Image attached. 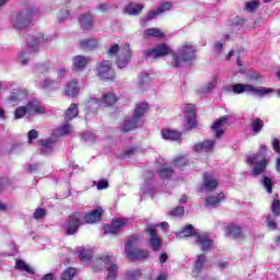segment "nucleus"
I'll return each mask as SVG.
<instances>
[{
	"label": "nucleus",
	"mask_w": 280,
	"mask_h": 280,
	"mask_svg": "<svg viewBox=\"0 0 280 280\" xmlns=\"http://www.w3.org/2000/svg\"><path fill=\"white\" fill-rule=\"evenodd\" d=\"M144 58H152V60H159V58H165L172 56V67L174 69H180L185 62H191L196 58V47L189 43L182 45L176 52L172 50V47L165 43H160L151 48L143 50Z\"/></svg>",
	"instance_id": "f257e3e1"
},
{
	"label": "nucleus",
	"mask_w": 280,
	"mask_h": 280,
	"mask_svg": "<svg viewBox=\"0 0 280 280\" xmlns=\"http://www.w3.org/2000/svg\"><path fill=\"white\" fill-rule=\"evenodd\" d=\"M139 240H141L139 235L132 234L125 243V255L131 262L145 261V259L150 258V250L143 248L132 249L139 244Z\"/></svg>",
	"instance_id": "f03ea898"
},
{
	"label": "nucleus",
	"mask_w": 280,
	"mask_h": 280,
	"mask_svg": "<svg viewBox=\"0 0 280 280\" xmlns=\"http://www.w3.org/2000/svg\"><path fill=\"white\" fill-rule=\"evenodd\" d=\"M261 152H268V147L266 144H260L259 152L253 153L246 159L247 165H254L253 170L250 171L252 176H261V174H265L266 170H268L270 158L264 156L261 159Z\"/></svg>",
	"instance_id": "7ed1b4c3"
},
{
	"label": "nucleus",
	"mask_w": 280,
	"mask_h": 280,
	"mask_svg": "<svg viewBox=\"0 0 280 280\" xmlns=\"http://www.w3.org/2000/svg\"><path fill=\"white\" fill-rule=\"evenodd\" d=\"M38 14V8L31 7L26 11H20L12 16L11 23L14 30H27L32 25V16Z\"/></svg>",
	"instance_id": "20e7f679"
},
{
	"label": "nucleus",
	"mask_w": 280,
	"mask_h": 280,
	"mask_svg": "<svg viewBox=\"0 0 280 280\" xmlns=\"http://www.w3.org/2000/svg\"><path fill=\"white\" fill-rule=\"evenodd\" d=\"M233 93H236V95H242V93L250 92L254 95H257L258 97H264L266 95H270L272 93V89L270 88H255L250 84H242V83H236L232 86Z\"/></svg>",
	"instance_id": "39448f33"
},
{
	"label": "nucleus",
	"mask_w": 280,
	"mask_h": 280,
	"mask_svg": "<svg viewBox=\"0 0 280 280\" xmlns=\"http://www.w3.org/2000/svg\"><path fill=\"white\" fill-rule=\"evenodd\" d=\"M96 75L105 82H110L117 78L115 69H113V62L108 60L98 61L96 63Z\"/></svg>",
	"instance_id": "423d86ee"
},
{
	"label": "nucleus",
	"mask_w": 280,
	"mask_h": 280,
	"mask_svg": "<svg viewBox=\"0 0 280 280\" xmlns=\"http://www.w3.org/2000/svg\"><path fill=\"white\" fill-rule=\"evenodd\" d=\"M84 219L81 212L74 211L68 217V225L66 228V235H75L78 229L82 226Z\"/></svg>",
	"instance_id": "0eeeda50"
},
{
	"label": "nucleus",
	"mask_w": 280,
	"mask_h": 280,
	"mask_svg": "<svg viewBox=\"0 0 280 280\" xmlns=\"http://www.w3.org/2000/svg\"><path fill=\"white\" fill-rule=\"evenodd\" d=\"M144 233L150 236L148 244L154 253H159L163 248V238L156 233V226L149 225L144 229Z\"/></svg>",
	"instance_id": "6e6552de"
},
{
	"label": "nucleus",
	"mask_w": 280,
	"mask_h": 280,
	"mask_svg": "<svg viewBox=\"0 0 280 280\" xmlns=\"http://www.w3.org/2000/svg\"><path fill=\"white\" fill-rule=\"evenodd\" d=\"M127 224L128 219L116 218L112 220L110 224L104 225L103 231L106 235H118L119 231H124Z\"/></svg>",
	"instance_id": "1a4fd4ad"
},
{
	"label": "nucleus",
	"mask_w": 280,
	"mask_h": 280,
	"mask_svg": "<svg viewBox=\"0 0 280 280\" xmlns=\"http://www.w3.org/2000/svg\"><path fill=\"white\" fill-rule=\"evenodd\" d=\"M130 60H132V49L130 48V44L127 43L120 49V51L116 58V65H117L118 69H126V67H128Z\"/></svg>",
	"instance_id": "9d476101"
},
{
	"label": "nucleus",
	"mask_w": 280,
	"mask_h": 280,
	"mask_svg": "<svg viewBox=\"0 0 280 280\" xmlns=\"http://www.w3.org/2000/svg\"><path fill=\"white\" fill-rule=\"evenodd\" d=\"M225 236L232 237L235 242H244L246 240L242 225L235 223H230L225 226Z\"/></svg>",
	"instance_id": "9b49d317"
},
{
	"label": "nucleus",
	"mask_w": 280,
	"mask_h": 280,
	"mask_svg": "<svg viewBox=\"0 0 280 280\" xmlns=\"http://www.w3.org/2000/svg\"><path fill=\"white\" fill-rule=\"evenodd\" d=\"M104 215V208L97 207L92 211L85 212L83 215L84 224H97V222H102V217Z\"/></svg>",
	"instance_id": "f8f14e48"
},
{
	"label": "nucleus",
	"mask_w": 280,
	"mask_h": 280,
	"mask_svg": "<svg viewBox=\"0 0 280 280\" xmlns=\"http://www.w3.org/2000/svg\"><path fill=\"white\" fill-rule=\"evenodd\" d=\"M79 24L83 32H91L95 25V19L91 12L82 13L79 15Z\"/></svg>",
	"instance_id": "ddd939ff"
},
{
	"label": "nucleus",
	"mask_w": 280,
	"mask_h": 280,
	"mask_svg": "<svg viewBox=\"0 0 280 280\" xmlns=\"http://www.w3.org/2000/svg\"><path fill=\"white\" fill-rule=\"evenodd\" d=\"M195 237H196V244H198V246H201L202 253H207V250H211V247L213 246V240H211L209 234L197 233Z\"/></svg>",
	"instance_id": "4468645a"
},
{
	"label": "nucleus",
	"mask_w": 280,
	"mask_h": 280,
	"mask_svg": "<svg viewBox=\"0 0 280 280\" xmlns=\"http://www.w3.org/2000/svg\"><path fill=\"white\" fill-rule=\"evenodd\" d=\"M203 179V187L207 189V191H215L218 189V186L220 185L218 183V179H215V175L211 172H205L202 174Z\"/></svg>",
	"instance_id": "2eb2a0df"
},
{
	"label": "nucleus",
	"mask_w": 280,
	"mask_h": 280,
	"mask_svg": "<svg viewBox=\"0 0 280 280\" xmlns=\"http://www.w3.org/2000/svg\"><path fill=\"white\" fill-rule=\"evenodd\" d=\"M185 119L189 128H196L198 124L196 122V105L188 103L184 109Z\"/></svg>",
	"instance_id": "dca6fc26"
},
{
	"label": "nucleus",
	"mask_w": 280,
	"mask_h": 280,
	"mask_svg": "<svg viewBox=\"0 0 280 280\" xmlns=\"http://www.w3.org/2000/svg\"><path fill=\"white\" fill-rule=\"evenodd\" d=\"M149 108L150 105L147 102L137 103L132 113V117L143 125V117H145Z\"/></svg>",
	"instance_id": "f3484780"
},
{
	"label": "nucleus",
	"mask_w": 280,
	"mask_h": 280,
	"mask_svg": "<svg viewBox=\"0 0 280 280\" xmlns=\"http://www.w3.org/2000/svg\"><path fill=\"white\" fill-rule=\"evenodd\" d=\"M62 94L67 97H78L80 95V85L78 80L72 79L62 90Z\"/></svg>",
	"instance_id": "a211bd4d"
},
{
	"label": "nucleus",
	"mask_w": 280,
	"mask_h": 280,
	"mask_svg": "<svg viewBox=\"0 0 280 280\" xmlns=\"http://www.w3.org/2000/svg\"><path fill=\"white\" fill-rule=\"evenodd\" d=\"M215 148V140H203L195 144V152H205L206 154H211Z\"/></svg>",
	"instance_id": "6ab92c4d"
},
{
	"label": "nucleus",
	"mask_w": 280,
	"mask_h": 280,
	"mask_svg": "<svg viewBox=\"0 0 280 280\" xmlns=\"http://www.w3.org/2000/svg\"><path fill=\"white\" fill-rule=\"evenodd\" d=\"M161 137L164 141H178L183 137V132L172 128H162Z\"/></svg>",
	"instance_id": "aec40b11"
},
{
	"label": "nucleus",
	"mask_w": 280,
	"mask_h": 280,
	"mask_svg": "<svg viewBox=\"0 0 280 280\" xmlns=\"http://www.w3.org/2000/svg\"><path fill=\"white\" fill-rule=\"evenodd\" d=\"M26 109L30 114L35 115H47V109L40 104V102L33 100L26 104Z\"/></svg>",
	"instance_id": "412c9836"
},
{
	"label": "nucleus",
	"mask_w": 280,
	"mask_h": 280,
	"mask_svg": "<svg viewBox=\"0 0 280 280\" xmlns=\"http://www.w3.org/2000/svg\"><path fill=\"white\" fill-rule=\"evenodd\" d=\"M40 43H45V35H43V33H37L30 42L26 43V47L31 49V54H36Z\"/></svg>",
	"instance_id": "4be33fe9"
},
{
	"label": "nucleus",
	"mask_w": 280,
	"mask_h": 280,
	"mask_svg": "<svg viewBox=\"0 0 280 280\" xmlns=\"http://www.w3.org/2000/svg\"><path fill=\"white\" fill-rule=\"evenodd\" d=\"M225 196L223 192H219L217 195H211L205 199L206 207H220L222 202L225 200Z\"/></svg>",
	"instance_id": "5701e85b"
},
{
	"label": "nucleus",
	"mask_w": 280,
	"mask_h": 280,
	"mask_svg": "<svg viewBox=\"0 0 280 280\" xmlns=\"http://www.w3.org/2000/svg\"><path fill=\"white\" fill-rule=\"evenodd\" d=\"M143 122H140L138 119L133 118L125 120V124L120 128V132H132V130H137V128H141Z\"/></svg>",
	"instance_id": "b1692460"
},
{
	"label": "nucleus",
	"mask_w": 280,
	"mask_h": 280,
	"mask_svg": "<svg viewBox=\"0 0 280 280\" xmlns=\"http://www.w3.org/2000/svg\"><path fill=\"white\" fill-rule=\"evenodd\" d=\"M86 65H89V58L78 55L72 59V71H82L86 69Z\"/></svg>",
	"instance_id": "393cba45"
},
{
	"label": "nucleus",
	"mask_w": 280,
	"mask_h": 280,
	"mask_svg": "<svg viewBox=\"0 0 280 280\" xmlns=\"http://www.w3.org/2000/svg\"><path fill=\"white\" fill-rule=\"evenodd\" d=\"M94 102H98L100 104H103V106H115L117 104V95L113 92H108L103 95L102 98H94Z\"/></svg>",
	"instance_id": "a878e982"
},
{
	"label": "nucleus",
	"mask_w": 280,
	"mask_h": 280,
	"mask_svg": "<svg viewBox=\"0 0 280 280\" xmlns=\"http://www.w3.org/2000/svg\"><path fill=\"white\" fill-rule=\"evenodd\" d=\"M54 139H39L38 144L42 147L39 154H51L54 152Z\"/></svg>",
	"instance_id": "bb28decb"
},
{
	"label": "nucleus",
	"mask_w": 280,
	"mask_h": 280,
	"mask_svg": "<svg viewBox=\"0 0 280 280\" xmlns=\"http://www.w3.org/2000/svg\"><path fill=\"white\" fill-rule=\"evenodd\" d=\"M156 174L160 178L167 180L174 176V168L172 166H167V164H162L156 170Z\"/></svg>",
	"instance_id": "cd10ccee"
},
{
	"label": "nucleus",
	"mask_w": 280,
	"mask_h": 280,
	"mask_svg": "<svg viewBox=\"0 0 280 280\" xmlns=\"http://www.w3.org/2000/svg\"><path fill=\"white\" fill-rule=\"evenodd\" d=\"M226 121H228L226 116H222L221 118L217 119L211 126V129L215 132L217 139H220L224 135V130L222 129V126H224Z\"/></svg>",
	"instance_id": "c85d7f7f"
},
{
	"label": "nucleus",
	"mask_w": 280,
	"mask_h": 280,
	"mask_svg": "<svg viewBox=\"0 0 280 280\" xmlns=\"http://www.w3.org/2000/svg\"><path fill=\"white\" fill-rule=\"evenodd\" d=\"M58 86H60V83L52 79H45L42 84L43 91H46V93H54L58 91Z\"/></svg>",
	"instance_id": "c756f323"
},
{
	"label": "nucleus",
	"mask_w": 280,
	"mask_h": 280,
	"mask_svg": "<svg viewBox=\"0 0 280 280\" xmlns=\"http://www.w3.org/2000/svg\"><path fill=\"white\" fill-rule=\"evenodd\" d=\"M143 4H135L132 2L128 3L125 7V14H129V16H139V14H141L142 10H143Z\"/></svg>",
	"instance_id": "7c9ffc66"
},
{
	"label": "nucleus",
	"mask_w": 280,
	"mask_h": 280,
	"mask_svg": "<svg viewBox=\"0 0 280 280\" xmlns=\"http://www.w3.org/2000/svg\"><path fill=\"white\" fill-rule=\"evenodd\" d=\"M197 234L196 228L191 224H187L176 233V237H196Z\"/></svg>",
	"instance_id": "2f4dec72"
},
{
	"label": "nucleus",
	"mask_w": 280,
	"mask_h": 280,
	"mask_svg": "<svg viewBox=\"0 0 280 280\" xmlns=\"http://www.w3.org/2000/svg\"><path fill=\"white\" fill-rule=\"evenodd\" d=\"M205 264H207V256L197 255L196 261L194 264L192 272L194 275H200L205 270Z\"/></svg>",
	"instance_id": "473e14b6"
},
{
	"label": "nucleus",
	"mask_w": 280,
	"mask_h": 280,
	"mask_svg": "<svg viewBox=\"0 0 280 280\" xmlns=\"http://www.w3.org/2000/svg\"><path fill=\"white\" fill-rule=\"evenodd\" d=\"M27 98V91L26 90H13L10 95V102L13 104H19V102H23V100Z\"/></svg>",
	"instance_id": "72a5a7b5"
},
{
	"label": "nucleus",
	"mask_w": 280,
	"mask_h": 280,
	"mask_svg": "<svg viewBox=\"0 0 280 280\" xmlns=\"http://www.w3.org/2000/svg\"><path fill=\"white\" fill-rule=\"evenodd\" d=\"M143 38H165V33L156 27H151L144 30Z\"/></svg>",
	"instance_id": "f704fd0d"
},
{
	"label": "nucleus",
	"mask_w": 280,
	"mask_h": 280,
	"mask_svg": "<svg viewBox=\"0 0 280 280\" xmlns=\"http://www.w3.org/2000/svg\"><path fill=\"white\" fill-rule=\"evenodd\" d=\"M78 115H80V109H78V104L72 103L65 113V120L71 121L72 119H75Z\"/></svg>",
	"instance_id": "c9c22d12"
},
{
	"label": "nucleus",
	"mask_w": 280,
	"mask_h": 280,
	"mask_svg": "<svg viewBox=\"0 0 280 280\" xmlns=\"http://www.w3.org/2000/svg\"><path fill=\"white\" fill-rule=\"evenodd\" d=\"M143 277V271L141 269H129L125 272L124 280H140Z\"/></svg>",
	"instance_id": "e433bc0d"
},
{
	"label": "nucleus",
	"mask_w": 280,
	"mask_h": 280,
	"mask_svg": "<svg viewBox=\"0 0 280 280\" xmlns=\"http://www.w3.org/2000/svg\"><path fill=\"white\" fill-rule=\"evenodd\" d=\"M81 49H97L98 43L95 38L82 39L79 42Z\"/></svg>",
	"instance_id": "4c0bfd02"
},
{
	"label": "nucleus",
	"mask_w": 280,
	"mask_h": 280,
	"mask_svg": "<svg viewBox=\"0 0 280 280\" xmlns=\"http://www.w3.org/2000/svg\"><path fill=\"white\" fill-rule=\"evenodd\" d=\"M265 126H266V124L264 122V119H261V118H256V119L252 120V122H250V129L254 135H259V132H261V130H264Z\"/></svg>",
	"instance_id": "58836bf2"
},
{
	"label": "nucleus",
	"mask_w": 280,
	"mask_h": 280,
	"mask_svg": "<svg viewBox=\"0 0 280 280\" xmlns=\"http://www.w3.org/2000/svg\"><path fill=\"white\" fill-rule=\"evenodd\" d=\"M172 163L175 167H178V170H185V167L189 165V159H187V155H179L175 158Z\"/></svg>",
	"instance_id": "ea45409f"
},
{
	"label": "nucleus",
	"mask_w": 280,
	"mask_h": 280,
	"mask_svg": "<svg viewBox=\"0 0 280 280\" xmlns=\"http://www.w3.org/2000/svg\"><path fill=\"white\" fill-rule=\"evenodd\" d=\"M15 270H21L22 272H27L28 275H34V269L30 268V265L25 264L23 259L15 260Z\"/></svg>",
	"instance_id": "a19ab883"
},
{
	"label": "nucleus",
	"mask_w": 280,
	"mask_h": 280,
	"mask_svg": "<svg viewBox=\"0 0 280 280\" xmlns=\"http://www.w3.org/2000/svg\"><path fill=\"white\" fill-rule=\"evenodd\" d=\"M259 8V1L257 0H250L245 2L244 12L253 13L257 12V9Z\"/></svg>",
	"instance_id": "79ce46f5"
},
{
	"label": "nucleus",
	"mask_w": 280,
	"mask_h": 280,
	"mask_svg": "<svg viewBox=\"0 0 280 280\" xmlns=\"http://www.w3.org/2000/svg\"><path fill=\"white\" fill-rule=\"evenodd\" d=\"M78 275V269L68 267L61 275V280H73V277Z\"/></svg>",
	"instance_id": "37998d69"
},
{
	"label": "nucleus",
	"mask_w": 280,
	"mask_h": 280,
	"mask_svg": "<svg viewBox=\"0 0 280 280\" xmlns=\"http://www.w3.org/2000/svg\"><path fill=\"white\" fill-rule=\"evenodd\" d=\"M119 270V266L112 264L108 268H107V278L106 280H117V272Z\"/></svg>",
	"instance_id": "c03bdc74"
},
{
	"label": "nucleus",
	"mask_w": 280,
	"mask_h": 280,
	"mask_svg": "<svg viewBox=\"0 0 280 280\" xmlns=\"http://www.w3.org/2000/svg\"><path fill=\"white\" fill-rule=\"evenodd\" d=\"M79 259L83 264H86V261H91V259H93V254H91V250L89 249H81L79 253Z\"/></svg>",
	"instance_id": "a18cd8bd"
},
{
	"label": "nucleus",
	"mask_w": 280,
	"mask_h": 280,
	"mask_svg": "<svg viewBox=\"0 0 280 280\" xmlns=\"http://www.w3.org/2000/svg\"><path fill=\"white\" fill-rule=\"evenodd\" d=\"M261 183H262L267 194H272V187H275L272 179L268 176H264L261 179Z\"/></svg>",
	"instance_id": "49530a36"
},
{
	"label": "nucleus",
	"mask_w": 280,
	"mask_h": 280,
	"mask_svg": "<svg viewBox=\"0 0 280 280\" xmlns=\"http://www.w3.org/2000/svg\"><path fill=\"white\" fill-rule=\"evenodd\" d=\"M27 113H30L27 110V106H20L15 109L14 117L15 119H23V117L26 116Z\"/></svg>",
	"instance_id": "de8ad7c7"
},
{
	"label": "nucleus",
	"mask_w": 280,
	"mask_h": 280,
	"mask_svg": "<svg viewBox=\"0 0 280 280\" xmlns=\"http://www.w3.org/2000/svg\"><path fill=\"white\" fill-rule=\"evenodd\" d=\"M172 2L170 1H165L162 2L159 8L156 9L158 14H163L164 12H170V10H172Z\"/></svg>",
	"instance_id": "09e8293b"
},
{
	"label": "nucleus",
	"mask_w": 280,
	"mask_h": 280,
	"mask_svg": "<svg viewBox=\"0 0 280 280\" xmlns=\"http://www.w3.org/2000/svg\"><path fill=\"white\" fill-rule=\"evenodd\" d=\"M271 211L273 215L277 218H280V200L279 199H273L271 203Z\"/></svg>",
	"instance_id": "8fccbe9b"
},
{
	"label": "nucleus",
	"mask_w": 280,
	"mask_h": 280,
	"mask_svg": "<svg viewBox=\"0 0 280 280\" xmlns=\"http://www.w3.org/2000/svg\"><path fill=\"white\" fill-rule=\"evenodd\" d=\"M124 46H119V44H114L109 47V49L107 50V55L108 56H117V54H119V51H121V48Z\"/></svg>",
	"instance_id": "3c124183"
},
{
	"label": "nucleus",
	"mask_w": 280,
	"mask_h": 280,
	"mask_svg": "<svg viewBox=\"0 0 280 280\" xmlns=\"http://www.w3.org/2000/svg\"><path fill=\"white\" fill-rule=\"evenodd\" d=\"M47 215V210L44 208H37L33 214L34 220H43Z\"/></svg>",
	"instance_id": "603ef678"
},
{
	"label": "nucleus",
	"mask_w": 280,
	"mask_h": 280,
	"mask_svg": "<svg viewBox=\"0 0 280 280\" xmlns=\"http://www.w3.org/2000/svg\"><path fill=\"white\" fill-rule=\"evenodd\" d=\"M159 14L160 13L156 10L149 11L147 18H142L141 21H142V23H148L150 21H154V19H156V16H159Z\"/></svg>",
	"instance_id": "864d4df0"
},
{
	"label": "nucleus",
	"mask_w": 280,
	"mask_h": 280,
	"mask_svg": "<svg viewBox=\"0 0 280 280\" xmlns=\"http://www.w3.org/2000/svg\"><path fill=\"white\" fill-rule=\"evenodd\" d=\"M38 136H39V133L37 130H35V129L30 130L27 133V137H28L27 143H30V145H32L34 143V139H38Z\"/></svg>",
	"instance_id": "5fc2aeb1"
},
{
	"label": "nucleus",
	"mask_w": 280,
	"mask_h": 280,
	"mask_svg": "<svg viewBox=\"0 0 280 280\" xmlns=\"http://www.w3.org/2000/svg\"><path fill=\"white\" fill-rule=\"evenodd\" d=\"M168 214L174 217L185 215V207H176Z\"/></svg>",
	"instance_id": "6e6d98bb"
},
{
	"label": "nucleus",
	"mask_w": 280,
	"mask_h": 280,
	"mask_svg": "<svg viewBox=\"0 0 280 280\" xmlns=\"http://www.w3.org/2000/svg\"><path fill=\"white\" fill-rule=\"evenodd\" d=\"M69 132H71V126L69 125V121H66V124L60 127V135L67 137Z\"/></svg>",
	"instance_id": "4d7b16f0"
},
{
	"label": "nucleus",
	"mask_w": 280,
	"mask_h": 280,
	"mask_svg": "<svg viewBox=\"0 0 280 280\" xmlns=\"http://www.w3.org/2000/svg\"><path fill=\"white\" fill-rule=\"evenodd\" d=\"M266 224L270 231H277V222L272 220L270 217L267 218Z\"/></svg>",
	"instance_id": "13d9d810"
},
{
	"label": "nucleus",
	"mask_w": 280,
	"mask_h": 280,
	"mask_svg": "<svg viewBox=\"0 0 280 280\" xmlns=\"http://www.w3.org/2000/svg\"><path fill=\"white\" fill-rule=\"evenodd\" d=\"M36 71H39V73H47V71H49V65L47 63H42L39 66L35 67Z\"/></svg>",
	"instance_id": "bf43d9fd"
},
{
	"label": "nucleus",
	"mask_w": 280,
	"mask_h": 280,
	"mask_svg": "<svg viewBox=\"0 0 280 280\" xmlns=\"http://www.w3.org/2000/svg\"><path fill=\"white\" fill-rule=\"evenodd\" d=\"M97 189H98L100 191H102L103 189H108V180H106V179H101V180H98V183H97Z\"/></svg>",
	"instance_id": "052dcab7"
},
{
	"label": "nucleus",
	"mask_w": 280,
	"mask_h": 280,
	"mask_svg": "<svg viewBox=\"0 0 280 280\" xmlns=\"http://www.w3.org/2000/svg\"><path fill=\"white\" fill-rule=\"evenodd\" d=\"M272 148L277 154H280V141L277 138L272 139Z\"/></svg>",
	"instance_id": "680f3d73"
},
{
	"label": "nucleus",
	"mask_w": 280,
	"mask_h": 280,
	"mask_svg": "<svg viewBox=\"0 0 280 280\" xmlns=\"http://www.w3.org/2000/svg\"><path fill=\"white\" fill-rule=\"evenodd\" d=\"M218 86V78H214L211 82L207 84V91H213Z\"/></svg>",
	"instance_id": "e2e57ef3"
},
{
	"label": "nucleus",
	"mask_w": 280,
	"mask_h": 280,
	"mask_svg": "<svg viewBox=\"0 0 280 280\" xmlns=\"http://www.w3.org/2000/svg\"><path fill=\"white\" fill-rule=\"evenodd\" d=\"M261 74L258 72H250L249 73V80H261Z\"/></svg>",
	"instance_id": "0e129e2a"
},
{
	"label": "nucleus",
	"mask_w": 280,
	"mask_h": 280,
	"mask_svg": "<svg viewBox=\"0 0 280 280\" xmlns=\"http://www.w3.org/2000/svg\"><path fill=\"white\" fill-rule=\"evenodd\" d=\"M20 56H21V58H22L21 65H22V67H25V65H27V58H26L27 52L22 51Z\"/></svg>",
	"instance_id": "69168bd1"
},
{
	"label": "nucleus",
	"mask_w": 280,
	"mask_h": 280,
	"mask_svg": "<svg viewBox=\"0 0 280 280\" xmlns=\"http://www.w3.org/2000/svg\"><path fill=\"white\" fill-rule=\"evenodd\" d=\"M97 10H100V12H108V4L100 3Z\"/></svg>",
	"instance_id": "338daca9"
},
{
	"label": "nucleus",
	"mask_w": 280,
	"mask_h": 280,
	"mask_svg": "<svg viewBox=\"0 0 280 280\" xmlns=\"http://www.w3.org/2000/svg\"><path fill=\"white\" fill-rule=\"evenodd\" d=\"M167 259H168V256L166 253H162L160 255V264H165L167 261Z\"/></svg>",
	"instance_id": "774afa93"
}]
</instances>
